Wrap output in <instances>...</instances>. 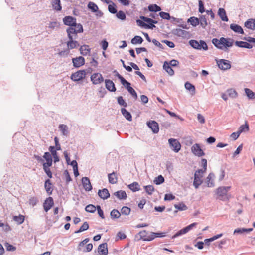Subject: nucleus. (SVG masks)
Listing matches in <instances>:
<instances>
[{
    "label": "nucleus",
    "mask_w": 255,
    "mask_h": 255,
    "mask_svg": "<svg viewBox=\"0 0 255 255\" xmlns=\"http://www.w3.org/2000/svg\"><path fill=\"white\" fill-rule=\"evenodd\" d=\"M249 130V125L247 124V123L246 122L245 125H242L239 127L238 131L241 134L243 132L248 131Z\"/></svg>",
    "instance_id": "c03bdc74"
},
{
    "label": "nucleus",
    "mask_w": 255,
    "mask_h": 255,
    "mask_svg": "<svg viewBox=\"0 0 255 255\" xmlns=\"http://www.w3.org/2000/svg\"><path fill=\"white\" fill-rule=\"evenodd\" d=\"M185 88L189 91L193 92L194 94L195 93V86L191 84L190 83L187 82L185 83Z\"/></svg>",
    "instance_id": "3c124183"
},
{
    "label": "nucleus",
    "mask_w": 255,
    "mask_h": 255,
    "mask_svg": "<svg viewBox=\"0 0 255 255\" xmlns=\"http://www.w3.org/2000/svg\"><path fill=\"white\" fill-rule=\"evenodd\" d=\"M13 220L17 223H23L24 220V216L21 215L13 217Z\"/></svg>",
    "instance_id": "8fccbe9b"
},
{
    "label": "nucleus",
    "mask_w": 255,
    "mask_h": 255,
    "mask_svg": "<svg viewBox=\"0 0 255 255\" xmlns=\"http://www.w3.org/2000/svg\"><path fill=\"white\" fill-rule=\"evenodd\" d=\"M218 67L223 70H228L231 68V65L229 61L225 59H216Z\"/></svg>",
    "instance_id": "0eeeda50"
},
{
    "label": "nucleus",
    "mask_w": 255,
    "mask_h": 255,
    "mask_svg": "<svg viewBox=\"0 0 255 255\" xmlns=\"http://www.w3.org/2000/svg\"><path fill=\"white\" fill-rule=\"evenodd\" d=\"M52 7L56 11H60L62 9V6L60 3V0H52Z\"/></svg>",
    "instance_id": "7c9ffc66"
},
{
    "label": "nucleus",
    "mask_w": 255,
    "mask_h": 255,
    "mask_svg": "<svg viewBox=\"0 0 255 255\" xmlns=\"http://www.w3.org/2000/svg\"><path fill=\"white\" fill-rule=\"evenodd\" d=\"M203 171L202 169L197 170L194 174L193 184L196 189H197L203 182L201 179V178L203 177Z\"/></svg>",
    "instance_id": "39448f33"
},
{
    "label": "nucleus",
    "mask_w": 255,
    "mask_h": 255,
    "mask_svg": "<svg viewBox=\"0 0 255 255\" xmlns=\"http://www.w3.org/2000/svg\"><path fill=\"white\" fill-rule=\"evenodd\" d=\"M136 22L140 27H144L146 29H153L155 27V25L153 24V23L150 22H147L148 24H146L143 21V20H141L140 19H137L136 20Z\"/></svg>",
    "instance_id": "dca6fc26"
},
{
    "label": "nucleus",
    "mask_w": 255,
    "mask_h": 255,
    "mask_svg": "<svg viewBox=\"0 0 255 255\" xmlns=\"http://www.w3.org/2000/svg\"><path fill=\"white\" fill-rule=\"evenodd\" d=\"M217 199L225 201L229 199V195L224 186H221L216 189Z\"/></svg>",
    "instance_id": "423d86ee"
},
{
    "label": "nucleus",
    "mask_w": 255,
    "mask_h": 255,
    "mask_svg": "<svg viewBox=\"0 0 255 255\" xmlns=\"http://www.w3.org/2000/svg\"><path fill=\"white\" fill-rule=\"evenodd\" d=\"M49 151L51 152V154L53 156L54 162H58L59 161V157L58 156L56 149L54 146H50L49 148Z\"/></svg>",
    "instance_id": "2f4dec72"
},
{
    "label": "nucleus",
    "mask_w": 255,
    "mask_h": 255,
    "mask_svg": "<svg viewBox=\"0 0 255 255\" xmlns=\"http://www.w3.org/2000/svg\"><path fill=\"white\" fill-rule=\"evenodd\" d=\"M91 80L93 84H100L104 81V78L101 74L99 73H94L91 76Z\"/></svg>",
    "instance_id": "9b49d317"
},
{
    "label": "nucleus",
    "mask_w": 255,
    "mask_h": 255,
    "mask_svg": "<svg viewBox=\"0 0 255 255\" xmlns=\"http://www.w3.org/2000/svg\"><path fill=\"white\" fill-rule=\"evenodd\" d=\"M79 46V43L76 40L69 39V41L67 42V46L69 50L75 48Z\"/></svg>",
    "instance_id": "b1692460"
},
{
    "label": "nucleus",
    "mask_w": 255,
    "mask_h": 255,
    "mask_svg": "<svg viewBox=\"0 0 255 255\" xmlns=\"http://www.w3.org/2000/svg\"><path fill=\"white\" fill-rule=\"evenodd\" d=\"M86 73L85 70H79L71 75V79L74 81H79L84 79L86 77Z\"/></svg>",
    "instance_id": "6e6552de"
},
{
    "label": "nucleus",
    "mask_w": 255,
    "mask_h": 255,
    "mask_svg": "<svg viewBox=\"0 0 255 255\" xmlns=\"http://www.w3.org/2000/svg\"><path fill=\"white\" fill-rule=\"evenodd\" d=\"M148 10L151 12H158L161 10L160 6L156 4H150L148 6Z\"/></svg>",
    "instance_id": "ea45409f"
},
{
    "label": "nucleus",
    "mask_w": 255,
    "mask_h": 255,
    "mask_svg": "<svg viewBox=\"0 0 255 255\" xmlns=\"http://www.w3.org/2000/svg\"><path fill=\"white\" fill-rule=\"evenodd\" d=\"M110 215L113 218H118L121 216L120 212L116 209H113L111 212Z\"/></svg>",
    "instance_id": "13d9d810"
},
{
    "label": "nucleus",
    "mask_w": 255,
    "mask_h": 255,
    "mask_svg": "<svg viewBox=\"0 0 255 255\" xmlns=\"http://www.w3.org/2000/svg\"><path fill=\"white\" fill-rule=\"evenodd\" d=\"M130 211L131 210L130 208L127 206H124L121 209L120 213L122 215H128L129 214Z\"/></svg>",
    "instance_id": "864d4df0"
},
{
    "label": "nucleus",
    "mask_w": 255,
    "mask_h": 255,
    "mask_svg": "<svg viewBox=\"0 0 255 255\" xmlns=\"http://www.w3.org/2000/svg\"><path fill=\"white\" fill-rule=\"evenodd\" d=\"M81 54L87 55L90 52V49L88 45H84L80 47L79 49Z\"/></svg>",
    "instance_id": "c9c22d12"
},
{
    "label": "nucleus",
    "mask_w": 255,
    "mask_h": 255,
    "mask_svg": "<svg viewBox=\"0 0 255 255\" xmlns=\"http://www.w3.org/2000/svg\"><path fill=\"white\" fill-rule=\"evenodd\" d=\"M117 101L120 105L123 106L124 107H126L127 106V104L125 102L122 96L118 97L117 98Z\"/></svg>",
    "instance_id": "e2e57ef3"
},
{
    "label": "nucleus",
    "mask_w": 255,
    "mask_h": 255,
    "mask_svg": "<svg viewBox=\"0 0 255 255\" xmlns=\"http://www.w3.org/2000/svg\"><path fill=\"white\" fill-rule=\"evenodd\" d=\"M98 194L101 198L104 200L107 199L110 195L108 189L106 188H104L102 190H99L98 191Z\"/></svg>",
    "instance_id": "4be33fe9"
},
{
    "label": "nucleus",
    "mask_w": 255,
    "mask_h": 255,
    "mask_svg": "<svg viewBox=\"0 0 255 255\" xmlns=\"http://www.w3.org/2000/svg\"><path fill=\"white\" fill-rule=\"evenodd\" d=\"M121 113L122 115L124 116V117L128 121H132V116L130 112L128 111L124 108H122L121 109Z\"/></svg>",
    "instance_id": "72a5a7b5"
},
{
    "label": "nucleus",
    "mask_w": 255,
    "mask_h": 255,
    "mask_svg": "<svg viewBox=\"0 0 255 255\" xmlns=\"http://www.w3.org/2000/svg\"><path fill=\"white\" fill-rule=\"evenodd\" d=\"M172 33L175 35L184 38H186L189 35L188 31L178 28L173 29Z\"/></svg>",
    "instance_id": "2eb2a0df"
},
{
    "label": "nucleus",
    "mask_w": 255,
    "mask_h": 255,
    "mask_svg": "<svg viewBox=\"0 0 255 255\" xmlns=\"http://www.w3.org/2000/svg\"><path fill=\"white\" fill-rule=\"evenodd\" d=\"M108 10L112 14H116L117 13L116 5L114 2H112V4H110L108 5Z\"/></svg>",
    "instance_id": "09e8293b"
},
{
    "label": "nucleus",
    "mask_w": 255,
    "mask_h": 255,
    "mask_svg": "<svg viewBox=\"0 0 255 255\" xmlns=\"http://www.w3.org/2000/svg\"><path fill=\"white\" fill-rule=\"evenodd\" d=\"M188 22L193 26H196L199 24V19L195 17H191L188 19Z\"/></svg>",
    "instance_id": "58836bf2"
},
{
    "label": "nucleus",
    "mask_w": 255,
    "mask_h": 255,
    "mask_svg": "<svg viewBox=\"0 0 255 255\" xmlns=\"http://www.w3.org/2000/svg\"><path fill=\"white\" fill-rule=\"evenodd\" d=\"M164 182V178L162 175H159L157 177L155 178L154 180V183L156 185H159Z\"/></svg>",
    "instance_id": "4d7b16f0"
},
{
    "label": "nucleus",
    "mask_w": 255,
    "mask_h": 255,
    "mask_svg": "<svg viewBox=\"0 0 255 255\" xmlns=\"http://www.w3.org/2000/svg\"><path fill=\"white\" fill-rule=\"evenodd\" d=\"M98 252L101 255H106L108 253L107 244L105 243L100 244L98 248Z\"/></svg>",
    "instance_id": "f3484780"
},
{
    "label": "nucleus",
    "mask_w": 255,
    "mask_h": 255,
    "mask_svg": "<svg viewBox=\"0 0 255 255\" xmlns=\"http://www.w3.org/2000/svg\"><path fill=\"white\" fill-rule=\"evenodd\" d=\"M44 187L47 194L50 195L52 194L53 189L52 187V183L50 179H47L44 184Z\"/></svg>",
    "instance_id": "5701e85b"
},
{
    "label": "nucleus",
    "mask_w": 255,
    "mask_h": 255,
    "mask_svg": "<svg viewBox=\"0 0 255 255\" xmlns=\"http://www.w3.org/2000/svg\"><path fill=\"white\" fill-rule=\"evenodd\" d=\"M190 45L194 49L204 50H208V46L206 43L203 40H200L199 42L195 40H191L189 41Z\"/></svg>",
    "instance_id": "20e7f679"
},
{
    "label": "nucleus",
    "mask_w": 255,
    "mask_h": 255,
    "mask_svg": "<svg viewBox=\"0 0 255 255\" xmlns=\"http://www.w3.org/2000/svg\"><path fill=\"white\" fill-rule=\"evenodd\" d=\"M226 93L229 96L232 98H234L237 96V92L233 89H228Z\"/></svg>",
    "instance_id": "0e129e2a"
},
{
    "label": "nucleus",
    "mask_w": 255,
    "mask_h": 255,
    "mask_svg": "<svg viewBox=\"0 0 255 255\" xmlns=\"http://www.w3.org/2000/svg\"><path fill=\"white\" fill-rule=\"evenodd\" d=\"M171 148L175 152H178L181 149V144L176 139L170 138L168 140Z\"/></svg>",
    "instance_id": "1a4fd4ad"
},
{
    "label": "nucleus",
    "mask_w": 255,
    "mask_h": 255,
    "mask_svg": "<svg viewBox=\"0 0 255 255\" xmlns=\"http://www.w3.org/2000/svg\"><path fill=\"white\" fill-rule=\"evenodd\" d=\"M218 14L222 21L226 22L228 21L226 11L224 8H220L218 10Z\"/></svg>",
    "instance_id": "a878e982"
},
{
    "label": "nucleus",
    "mask_w": 255,
    "mask_h": 255,
    "mask_svg": "<svg viewBox=\"0 0 255 255\" xmlns=\"http://www.w3.org/2000/svg\"><path fill=\"white\" fill-rule=\"evenodd\" d=\"M230 28L234 31L235 32L240 33V34H243L244 31L241 27L239 25L236 24H231L230 26Z\"/></svg>",
    "instance_id": "cd10ccee"
},
{
    "label": "nucleus",
    "mask_w": 255,
    "mask_h": 255,
    "mask_svg": "<svg viewBox=\"0 0 255 255\" xmlns=\"http://www.w3.org/2000/svg\"><path fill=\"white\" fill-rule=\"evenodd\" d=\"M212 43L218 49L227 51L228 48L232 46L233 40L221 37L219 39L213 38L212 40Z\"/></svg>",
    "instance_id": "f257e3e1"
},
{
    "label": "nucleus",
    "mask_w": 255,
    "mask_h": 255,
    "mask_svg": "<svg viewBox=\"0 0 255 255\" xmlns=\"http://www.w3.org/2000/svg\"><path fill=\"white\" fill-rule=\"evenodd\" d=\"M105 86L107 89L111 92H115L116 90L115 84L110 79L105 80Z\"/></svg>",
    "instance_id": "412c9836"
},
{
    "label": "nucleus",
    "mask_w": 255,
    "mask_h": 255,
    "mask_svg": "<svg viewBox=\"0 0 255 255\" xmlns=\"http://www.w3.org/2000/svg\"><path fill=\"white\" fill-rule=\"evenodd\" d=\"M159 15L163 19L169 20L171 18L169 13L167 12L161 11L159 12Z\"/></svg>",
    "instance_id": "bf43d9fd"
},
{
    "label": "nucleus",
    "mask_w": 255,
    "mask_h": 255,
    "mask_svg": "<svg viewBox=\"0 0 255 255\" xmlns=\"http://www.w3.org/2000/svg\"><path fill=\"white\" fill-rule=\"evenodd\" d=\"M245 26L251 30L255 29V19H250L245 23Z\"/></svg>",
    "instance_id": "c756f323"
},
{
    "label": "nucleus",
    "mask_w": 255,
    "mask_h": 255,
    "mask_svg": "<svg viewBox=\"0 0 255 255\" xmlns=\"http://www.w3.org/2000/svg\"><path fill=\"white\" fill-rule=\"evenodd\" d=\"M140 19L142 20L143 21L146 22H150L153 23V24L154 25L155 24H157L158 23V21L156 20H153L151 18L144 16H140Z\"/></svg>",
    "instance_id": "603ef678"
},
{
    "label": "nucleus",
    "mask_w": 255,
    "mask_h": 255,
    "mask_svg": "<svg viewBox=\"0 0 255 255\" xmlns=\"http://www.w3.org/2000/svg\"><path fill=\"white\" fill-rule=\"evenodd\" d=\"M59 128L61 129L63 135L67 136L68 134V128L67 125L61 124L59 125Z\"/></svg>",
    "instance_id": "79ce46f5"
},
{
    "label": "nucleus",
    "mask_w": 255,
    "mask_h": 255,
    "mask_svg": "<svg viewBox=\"0 0 255 255\" xmlns=\"http://www.w3.org/2000/svg\"><path fill=\"white\" fill-rule=\"evenodd\" d=\"M163 69L168 73L170 76H172L174 74V71L171 68V66L168 64L167 61L164 62L163 64Z\"/></svg>",
    "instance_id": "c85d7f7f"
},
{
    "label": "nucleus",
    "mask_w": 255,
    "mask_h": 255,
    "mask_svg": "<svg viewBox=\"0 0 255 255\" xmlns=\"http://www.w3.org/2000/svg\"><path fill=\"white\" fill-rule=\"evenodd\" d=\"M198 19H199V24H200L202 28H205L208 25L207 21L205 15H200L199 18Z\"/></svg>",
    "instance_id": "f704fd0d"
},
{
    "label": "nucleus",
    "mask_w": 255,
    "mask_h": 255,
    "mask_svg": "<svg viewBox=\"0 0 255 255\" xmlns=\"http://www.w3.org/2000/svg\"><path fill=\"white\" fill-rule=\"evenodd\" d=\"M195 225V224H190L188 226L181 229L180 230L178 231L175 234H174L172 236V238L174 239L178 236H181L182 235H184V234L187 233V232H188L190 230H191L193 228V227H194V226Z\"/></svg>",
    "instance_id": "f8f14e48"
},
{
    "label": "nucleus",
    "mask_w": 255,
    "mask_h": 255,
    "mask_svg": "<svg viewBox=\"0 0 255 255\" xmlns=\"http://www.w3.org/2000/svg\"><path fill=\"white\" fill-rule=\"evenodd\" d=\"M97 209V207H95L94 205L92 204H89L85 207L86 211L90 213H94L96 211Z\"/></svg>",
    "instance_id": "5fc2aeb1"
},
{
    "label": "nucleus",
    "mask_w": 255,
    "mask_h": 255,
    "mask_svg": "<svg viewBox=\"0 0 255 255\" xmlns=\"http://www.w3.org/2000/svg\"><path fill=\"white\" fill-rule=\"evenodd\" d=\"M128 188L133 192L138 191L140 190V186L138 183L134 182L128 185Z\"/></svg>",
    "instance_id": "4c0bfd02"
},
{
    "label": "nucleus",
    "mask_w": 255,
    "mask_h": 255,
    "mask_svg": "<svg viewBox=\"0 0 255 255\" xmlns=\"http://www.w3.org/2000/svg\"><path fill=\"white\" fill-rule=\"evenodd\" d=\"M143 41L142 38L139 36H135L131 40V42L133 44H141Z\"/></svg>",
    "instance_id": "37998d69"
},
{
    "label": "nucleus",
    "mask_w": 255,
    "mask_h": 255,
    "mask_svg": "<svg viewBox=\"0 0 255 255\" xmlns=\"http://www.w3.org/2000/svg\"><path fill=\"white\" fill-rule=\"evenodd\" d=\"M128 92L135 99H136L137 98V94L136 92V91L134 90V89L130 87L128 88Z\"/></svg>",
    "instance_id": "338daca9"
},
{
    "label": "nucleus",
    "mask_w": 255,
    "mask_h": 255,
    "mask_svg": "<svg viewBox=\"0 0 255 255\" xmlns=\"http://www.w3.org/2000/svg\"><path fill=\"white\" fill-rule=\"evenodd\" d=\"M146 193L149 195H152L154 190V187L152 185H147L144 187Z\"/></svg>",
    "instance_id": "680f3d73"
},
{
    "label": "nucleus",
    "mask_w": 255,
    "mask_h": 255,
    "mask_svg": "<svg viewBox=\"0 0 255 255\" xmlns=\"http://www.w3.org/2000/svg\"><path fill=\"white\" fill-rule=\"evenodd\" d=\"M116 14V17L120 20H125L126 18L125 13L122 10L117 12Z\"/></svg>",
    "instance_id": "6e6d98bb"
},
{
    "label": "nucleus",
    "mask_w": 255,
    "mask_h": 255,
    "mask_svg": "<svg viewBox=\"0 0 255 255\" xmlns=\"http://www.w3.org/2000/svg\"><path fill=\"white\" fill-rule=\"evenodd\" d=\"M108 179L111 184H115L117 182V178L114 172L108 174Z\"/></svg>",
    "instance_id": "a19ab883"
},
{
    "label": "nucleus",
    "mask_w": 255,
    "mask_h": 255,
    "mask_svg": "<svg viewBox=\"0 0 255 255\" xmlns=\"http://www.w3.org/2000/svg\"><path fill=\"white\" fill-rule=\"evenodd\" d=\"M245 91L248 97L250 99H255V93L248 88H245Z\"/></svg>",
    "instance_id": "49530a36"
},
{
    "label": "nucleus",
    "mask_w": 255,
    "mask_h": 255,
    "mask_svg": "<svg viewBox=\"0 0 255 255\" xmlns=\"http://www.w3.org/2000/svg\"><path fill=\"white\" fill-rule=\"evenodd\" d=\"M235 45L236 46L241 47V48H246L248 49H251L253 47L252 45L250 44V43L247 42H244V41H236L235 42Z\"/></svg>",
    "instance_id": "393cba45"
},
{
    "label": "nucleus",
    "mask_w": 255,
    "mask_h": 255,
    "mask_svg": "<svg viewBox=\"0 0 255 255\" xmlns=\"http://www.w3.org/2000/svg\"><path fill=\"white\" fill-rule=\"evenodd\" d=\"M114 195L119 199H126L127 198V194L125 191L120 190L114 193Z\"/></svg>",
    "instance_id": "473e14b6"
},
{
    "label": "nucleus",
    "mask_w": 255,
    "mask_h": 255,
    "mask_svg": "<svg viewBox=\"0 0 255 255\" xmlns=\"http://www.w3.org/2000/svg\"><path fill=\"white\" fill-rule=\"evenodd\" d=\"M88 8L90 9L93 12H95L98 10L97 5L93 2H90L88 4Z\"/></svg>",
    "instance_id": "de8ad7c7"
},
{
    "label": "nucleus",
    "mask_w": 255,
    "mask_h": 255,
    "mask_svg": "<svg viewBox=\"0 0 255 255\" xmlns=\"http://www.w3.org/2000/svg\"><path fill=\"white\" fill-rule=\"evenodd\" d=\"M63 21L65 25L69 26V27H76L78 24L76 23V19L71 16H65Z\"/></svg>",
    "instance_id": "9d476101"
},
{
    "label": "nucleus",
    "mask_w": 255,
    "mask_h": 255,
    "mask_svg": "<svg viewBox=\"0 0 255 255\" xmlns=\"http://www.w3.org/2000/svg\"><path fill=\"white\" fill-rule=\"evenodd\" d=\"M82 183L84 188L86 191H91L92 189L89 179L88 177H83L82 179Z\"/></svg>",
    "instance_id": "a211bd4d"
},
{
    "label": "nucleus",
    "mask_w": 255,
    "mask_h": 255,
    "mask_svg": "<svg viewBox=\"0 0 255 255\" xmlns=\"http://www.w3.org/2000/svg\"><path fill=\"white\" fill-rule=\"evenodd\" d=\"M222 236H223V234H218L217 235L214 236L212 238L205 239L203 243H204L205 244H206L207 245H209L210 242H212V241L221 237Z\"/></svg>",
    "instance_id": "e433bc0d"
},
{
    "label": "nucleus",
    "mask_w": 255,
    "mask_h": 255,
    "mask_svg": "<svg viewBox=\"0 0 255 255\" xmlns=\"http://www.w3.org/2000/svg\"><path fill=\"white\" fill-rule=\"evenodd\" d=\"M66 32L69 40H75L77 38L78 33L83 32V26L79 23L76 27H69L67 28Z\"/></svg>",
    "instance_id": "7ed1b4c3"
},
{
    "label": "nucleus",
    "mask_w": 255,
    "mask_h": 255,
    "mask_svg": "<svg viewBox=\"0 0 255 255\" xmlns=\"http://www.w3.org/2000/svg\"><path fill=\"white\" fill-rule=\"evenodd\" d=\"M215 175L214 173H209V174L208 175V177L206 178V183L208 187H211L214 186V183L213 182V179Z\"/></svg>",
    "instance_id": "bb28decb"
},
{
    "label": "nucleus",
    "mask_w": 255,
    "mask_h": 255,
    "mask_svg": "<svg viewBox=\"0 0 255 255\" xmlns=\"http://www.w3.org/2000/svg\"><path fill=\"white\" fill-rule=\"evenodd\" d=\"M191 151L192 153L199 157L205 155L204 152L201 149L199 144H195L191 147Z\"/></svg>",
    "instance_id": "ddd939ff"
},
{
    "label": "nucleus",
    "mask_w": 255,
    "mask_h": 255,
    "mask_svg": "<svg viewBox=\"0 0 255 255\" xmlns=\"http://www.w3.org/2000/svg\"><path fill=\"white\" fill-rule=\"evenodd\" d=\"M242 148H243V146H242V144H241L237 148V149L236 150V151L233 153V156H232V157L233 158H235L236 156L239 154L241 151V150H242Z\"/></svg>",
    "instance_id": "774afa93"
},
{
    "label": "nucleus",
    "mask_w": 255,
    "mask_h": 255,
    "mask_svg": "<svg viewBox=\"0 0 255 255\" xmlns=\"http://www.w3.org/2000/svg\"><path fill=\"white\" fill-rule=\"evenodd\" d=\"M4 246L6 248L7 251H14L16 250V247L9 244L8 243H5L4 244Z\"/></svg>",
    "instance_id": "69168bd1"
},
{
    "label": "nucleus",
    "mask_w": 255,
    "mask_h": 255,
    "mask_svg": "<svg viewBox=\"0 0 255 255\" xmlns=\"http://www.w3.org/2000/svg\"><path fill=\"white\" fill-rule=\"evenodd\" d=\"M139 235L141 239L144 241H150L157 237H164L166 236L165 232H148L146 230H143L139 233Z\"/></svg>",
    "instance_id": "f03ea898"
},
{
    "label": "nucleus",
    "mask_w": 255,
    "mask_h": 255,
    "mask_svg": "<svg viewBox=\"0 0 255 255\" xmlns=\"http://www.w3.org/2000/svg\"><path fill=\"white\" fill-rule=\"evenodd\" d=\"M72 62L74 67L79 68L85 64V59L82 56L74 58Z\"/></svg>",
    "instance_id": "4468645a"
},
{
    "label": "nucleus",
    "mask_w": 255,
    "mask_h": 255,
    "mask_svg": "<svg viewBox=\"0 0 255 255\" xmlns=\"http://www.w3.org/2000/svg\"><path fill=\"white\" fill-rule=\"evenodd\" d=\"M148 126L151 129L154 133L159 132V126L158 123L155 121H149L147 123Z\"/></svg>",
    "instance_id": "6ab92c4d"
},
{
    "label": "nucleus",
    "mask_w": 255,
    "mask_h": 255,
    "mask_svg": "<svg viewBox=\"0 0 255 255\" xmlns=\"http://www.w3.org/2000/svg\"><path fill=\"white\" fill-rule=\"evenodd\" d=\"M54 204L53 198L51 197L47 198L43 204V207L46 212H47L52 207Z\"/></svg>",
    "instance_id": "aec40b11"
},
{
    "label": "nucleus",
    "mask_w": 255,
    "mask_h": 255,
    "mask_svg": "<svg viewBox=\"0 0 255 255\" xmlns=\"http://www.w3.org/2000/svg\"><path fill=\"white\" fill-rule=\"evenodd\" d=\"M174 207L176 209L181 211L185 210L187 209V207L183 203L175 204Z\"/></svg>",
    "instance_id": "052dcab7"
},
{
    "label": "nucleus",
    "mask_w": 255,
    "mask_h": 255,
    "mask_svg": "<svg viewBox=\"0 0 255 255\" xmlns=\"http://www.w3.org/2000/svg\"><path fill=\"white\" fill-rule=\"evenodd\" d=\"M253 230V228H238L234 230V233H238V234H242L243 233H244L245 232H251Z\"/></svg>",
    "instance_id": "a18cd8bd"
}]
</instances>
